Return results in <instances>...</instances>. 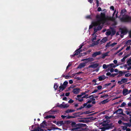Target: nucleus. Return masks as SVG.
<instances>
[{
  "label": "nucleus",
  "instance_id": "1",
  "mask_svg": "<svg viewBox=\"0 0 131 131\" xmlns=\"http://www.w3.org/2000/svg\"><path fill=\"white\" fill-rule=\"evenodd\" d=\"M96 18L97 20L96 22L94 23V26H98L96 28H94V33H96L97 31L101 30L102 28L103 25L106 21V16L104 13H101L100 15H97L96 16Z\"/></svg>",
  "mask_w": 131,
  "mask_h": 131
},
{
  "label": "nucleus",
  "instance_id": "2",
  "mask_svg": "<svg viewBox=\"0 0 131 131\" xmlns=\"http://www.w3.org/2000/svg\"><path fill=\"white\" fill-rule=\"evenodd\" d=\"M120 20L122 22H131V16L126 15L124 17H123L120 18Z\"/></svg>",
  "mask_w": 131,
  "mask_h": 131
},
{
  "label": "nucleus",
  "instance_id": "3",
  "mask_svg": "<svg viewBox=\"0 0 131 131\" xmlns=\"http://www.w3.org/2000/svg\"><path fill=\"white\" fill-rule=\"evenodd\" d=\"M86 126V125L85 124H83L80 123L77 124L76 127L72 128V130L74 131L75 130H77L80 129V128L83 127H85Z\"/></svg>",
  "mask_w": 131,
  "mask_h": 131
},
{
  "label": "nucleus",
  "instance_id": "4",
  "mask_svg": "<svg viewBox=\"0 0 131 131\" xmlns=\"http://www.w3.org/2000/svg\"><path fill=\"white\" fill-rule=\"evenodd\" d=\"M127 79L126 78H122L121 79V80L118 81L117 83L119 85H120L123 83H125L127 82Z\"/></svg>",
  "mask_w": 131,
  "mask_h": 131
},
{
  "label": "nucleus",
  "instance_id": "5",
  "mask_svg": "<svg viewBox=\"0 0 131 131\" xmlns=\"http://www.w3.org/2000/svg\"><path fill=\"white\" fill-rule=\"evenodd\" d=\"M80 89L79 88H76L74 89L73 91L72 92L75 94H78L80 92Z\"/></svg>",
  "mask_w": 131,
  "mask_h": 131
},
{
  "label": "nucleus",
  "instance_id": "6",
  "mask_svg": "<svg viewBox=\"0 0 131 131\" xmlns=\"http://www.w3.org/2000/svg\"><path fill=\"white\" fill-rule=\"evenodd\" d=\"M101 51H97L94 52L92 55V57L93 58L101 54Z\"/></svg>",
  "mask_w": 131,
  "mask_h": 131
},
{
  "label": "nucleus",
  "instance_id": "7",
  "mask_svg": "<svg viewBox=\"0 0 131 131\" xmlns=\"http://www.w3.org/2000/svg\"><path fill=\"white\" fill-rule=\"evenodd\" d=\"M99 66V64L97 63L94 64H93L90 65L88 67L89 68H97Z\"/></svg>",
  "mask_w": 131,
  "mask_h": 131
},
{
  "label": "nucleus",
  "instance_id": "8",
  "mask_svg": "<svg viewBox=\"0 0 131 131\" xmlns=\"http://www.w3.org/2000/svg\"><path fill=\"white\" fill-rule=\"evenodd\" d=\"M88 94H85L84 96H83L81 99L80 98H77L76 100H78L80 102H81L83 101V98H86L87 97H88Z\"/></svg>",
  "mask_w": 131,
  "mask_h": 131
},
{
  "label": "nucleus",
  "instance_id": "9",
  "mask_svg": "<svg viewBox=\"0 0 131 131\" xmlns=\"http://www.w3.org/2000/svg\"><path fill=\"white\" fill-rule=\"evenodd\" d=\"M114 127V126L112 124H107L106 125V126L105 127L106 129H112L113 127Z\"/></svg>",
  "mask_w": 131,
  "mask_h": 131
},
{
  "label": "nucleus",
  "instance_id": "10",
  "mask_svg": "<svg viewBox=\"0 0 131 131\" xmlns=\"http://www.w3.org/2000/svg\"><path fill=\"white\" fill-rule=\"evenodd\" d=\"M106 77L104 75H101L98 78L99 81H102L106 79Z\"/></svg>",
  "mask_w": 131,
  "mask_h": 131
},
{
  "label": "nucleus",
  "instance_id": "11",
  "mask_svg": "<svg viewBox=\"0 0 131 131\" xmlns=\"http://www.w3.org/2000/svg\"><path fill=\"white\" fill-rule=\"evenodd\" d=\"M85 65V63H80L77 67L78 69H81L82 67H84Z\"/></svg>",
  "mask_w": 131,
  "mask_h": 131
},
{
  "label": "nucleus",
  "instance_id": "12",
  "mask_svg": "<svg viewBox=\"0 0 131 131\" xmlns=\"http://www.w3.org/2000/svg\"><path fill=\"white\" fill-rule=\"evenodd\" d=\"M109 53V52L108 51L105 53L102 54V57L101 58L103 59H104L105 58V57L107 56H109L108 55V54Z\"/></svg>",
  "mask_w": 131,
  "mask_h": 131
},
{
  "label": "nucleus",
  "instance_id": "13",
  "mask_svg": "<svg viewBox=\"0 0 131 131\" xmlns=\"http://www.w3.org/2000/svg\"><path fill=\"white\" fill-rule=\"evenodd\" d=\"M55 117L56 116L54 115H49L46 116L45 117V118L46 119H48L49 118H52L53 119H54Z\"/></svg>",
  "mask_w": 131,
  "mask_h": 131
},
{
  "label": "nucleus",
  "instance_id": "14",
  "mask_svg": "<svg viewBox=\"0 0 131 131\" xmlns=\"http://www.w3.org/2000/svg\"><path fill=\"white\" fill-rule=\"evenodd\" d=\"M80 112L75 113L73 114V115H74L73 117H74L75 118L76 117H79L80 116V115H81L83 114V113H81V114H79Z\"/></svg>",
  "mask_w": 131,
  "mask_h": 131
},
{
  "label": "nucleus",
  "instance_id": "15",
  "mask_svg": "<svg viewBox=\"0 0 131 131\" xmlns=\"http://www.w3.org/2000/svg\"><path fill=\"white\" fill-rule=\"evenodd\" d=\"M118 113V114H122L124 115V114L123 113V110L122 109L119 108L117 110Z\"/></svg>",
  "mask_w": 131,
  "mask_h": 131
},
{
  "label": "nucleus",
  "instance_id": "16",
  "mask_svg": "<svg viewBox=\"0 0 131 131\" xmlns=\"http://www.w3.org/2000/svg\"><path fill=\"white\" fill-rule=\"evenodd\" d=\"M69 105L68 104H66L64 105H63L62 104H61L60 105V107L61 108H66L67 107L69 106Z\"/></svg>",
  "mask_w": 131,
  "mask_h": 131
},
{
  "label": "nucleus",
  "instance_id": "17",
  "mask_svg": "<svg viewBox=\"0 0 131 131\" xmlns=\"http://www.w3.org/2000/svg\"><path fill=\"white\" fill-rule=\"evenodd\" d=\"M75 111L74 110H71L68 109L65 111V113H70L74 112Z\"/></svg>",
  "mask_w": 131,
  "mask_h": 131
},
{
  "label": "nucleus",
  "instance_id": "18",
  "mask_svg": "<svg viewBox=\"0 0 131 131\" xmlns=\"http://www.w3.org/2000/svg\"><path fill=\"white\" fill-rule=\"evenodd\" d=\"M127 12V11L126 9H122L121 12V15H124L125 14H126Z\"/></svg>",
  "mask_w": 131,
  "mask_h": 131
},
{
  "label": "nucleus",
  "instance_id": "19",
  "mask_svg": "<svg viewBox=\"0 0 131 131\" xmlns=\"http://www.w3.org/2000/svg\"><path fill=\"white\" fill-rule=\"evenodd\" d=\"M59 88L60 89L59 90V92H61L65 89V87L63 86H60Z\"/></svg>",
  "mask_w": 131,
  "mask_h": 131
},
{
  "label": "nucleus",
  "instance_id": "20",
  "mask_svg": "<svg viewBox=\"0 0 131 131\" xmlns=\"http://www.w3.org/2000/svg\"><path fill=\"white\" fill-rule=\"evenodd\" d=\"M64 124V123H63V121H59L57 122L56 125H61L63 124Z\"/></svg>",
  "mask_w": 131,
  "mask_h": 131
},
{
  "label": "nucleus",
  "instance_id": "21",
  "mask_svg": "<svg viewBox=\"0 0 131 131\" xmlns=\"http://www.w3.org/2000/svg\"><path fill=\"white\" fill-rule=\"evenodd\" d=\"M68 84V82L67 81H64L63 84L61 85L60 86H62L63 87H65V89L66 88L67 86V84Z\"/></svg>",
  "mask_w": 131,
  "mask_h": 131
},
{
  "label": "nucleus",
  "instance_id": "22",
  "mask_svg": "<svg viewBox=\"0 0 131 131\" xmlns=\"http://www.w3.org/2000/svg\"><path fill=\"white\" fill-rule=\"evenodd\" d=\"M128 92V90L126 89H124L123 91V94L124 95H126L125 94L127 93Z\"/></svg>",
  "mask_w": 131,
  "mask_h": 131
},
{
  "label": "nucleus",
  "instance_id": "23",
  "mask_svg": "<svg viewBox=\"0 0 131 131\" xmlns=\"http://www.w3.org/2000/svg\"><path fill=\"white\" fill-rule=\"evenodd\" d=\"M107 39L106 38H103L100 41L101 44L107 41Z\"/></svg>",
  "mask_w": 131,
  "mask_h": 131
},
{
  "label": "nucleus",
  "instance_id": "24",
  "mask_svg": "<svg viewBox=\"0 0 131 131\" xmlns=\"http://www.w3.org/2000/svg\"><path fill=\"white\" fill-rule=\"evenodd\" d=\"M124 125V126H126V127H130L131 126H130V123H122Z\"/></svg>",
  "mask_w": 131,
  "mask_h": 131
},
{
  "label": "nucleus",
  "instance_id": "25",
  "mask_svg": "<svg viewBox=\"0 0 131 131\" xmlns=\"http://www.w3.org/2000/svg\"><path fill=\"white\" fill-rule=\"evenodd\" d=\"M127 32V30L126 29H122L121 31V33L122 34H125Z\"/></svg>",
  "mask_w": 131,
  "mask_h": 131
},
{
  "label": "nucleus",
  "instance_id": "26",
  "mask_svg": "<svg viewBox=\"0 0 131 131\" xmlns=\"http://www.w3.org/2000/svg\"><path fill=\"white\" fill-rule=\"evenodd\" d=\"M77 125V124H76L75 122H72L71 124V125L72 127H76Z\"/></svg>",
  "mask_w": 131,
  "mask_h": 131
},
{
  "label": "nucleus",
  "instance_id": "27",
  "mask_svg": "<svg viewBox=\"0 0 131 131\" xmlns=\"http://www.w3.org/2000/svg\"><path fill=\"white\" fill-rule=\"evenodd\" d=\"M59 86V85H57V83H54V84L53 88L55 90H57Z\"/></svg>",
  "mask_w": 131,
  "mask_h": 131
},
{
  "label": "nucleus",
  "instance_id": "28",
  "mask_svg": "<svg viewBox=\"0 0 131 131\" xmlns=\"http://www.w3.org/2000/svg\"><path fill=\"white\" fill-rule=\"evenodd\" d=\"M87 54V53L86 52H83V53H81L78 55V57H80L81 56H84L85 55H86Z\"/></svg>",
  "mask_w": 131,
  "mask_h": 131
},
{
  "label": "nucleus",
  "instance_id": "29",
  "mask_svg": "<svg viewBox=\"0 0 131 131\" xmlns=\"http://www.w3.org/2000/svg\"><path fill=\"white\" fill-rule=\"evenodd\" d=\"M129 56H128V55H126L122 59H121V61L122 62H124L126 58L128 57H129Z\"/></svg>",
  "mask_w": 131,
  "mask_h": 131
},
{
  "label": "nucleus",
  "instance_id": "30",
  "mask_svg": "<svg viewBox=\"0 0 131 131\" xmlns=\"http://www.w3.org/2000/svg\"><path fill=\"white\" fill-rule=\"evenodd\" d=\"M109 101V100H108V99H107L105 100H103L102 101L101 103L102 104H105L106 103H107Z\"/></svg>",
  "mask_w": 131,
  "mask_h": 131
},
{
  "label": "nucleus",
  "instance_id": "31",
  "mask_svg": "<svg viewBox=\"0 0 131 131\" xmlns=\"http://www.w3.org/2000/svg\"><path fill=\"white\" fill-rule=\"evenodd\" d=\"M110 67V65H106V64H104L103 66V69H106L108 67Z\"/></svg>",
  "mask_w": 131,
  "mask_h": 131
},
{
  "label": "nucleus",
  "instance_id": "32",
  "mask_svg": "<svg viewBox=\"0 0 131 131\" xmlns=\"http://www.w3.org/2000/svg\"><path fill=\"white\" fill-rule=\"evenodd\" d=\"M77 50V49L74 52V55H75V56L77 55L78 54H80V52L79 51V50Z\"/></svg>",
  "mask_w": 131,
  "mask_h": 131
},
{
  "label": "nucleus",
  "instance_id": "33",
  "mask_svg": "<svg viewBox=\"0 0 131 131\" xmlns=\"http://www.w3.org/2000/svg\"><path fill=\"white\" fill-rule=\"evenodd\" d=\"M86 106H84V104H83V106H81L80 108H77V110H81L82 108H84V107H85Z\"/></svg>",
  "mask_w": 131,
  "mask_h": 131
},
{
  "label": "nucleus",
  "instance_id": "34",
  "mask_svg": "<svg viewBox=\"0 0 131 131\" xmlns=\"http://www.w3.org/2000/svg\"><path fill=\"white\" fill-rule=\"evenodd\" d=\"M97 81L96 80L94 79L92 80V82H95V83L94 84V85H98L99 84V83H96Z\"/></svg>",
  "mask_w": 131,
  "mask_h": 131
},
{
  "label": "nucleus",
  "instance_id": "35",
  "mask_svg": "<svg viewBox=\"0 0 131 131\" xmlns=\"http://www.w3.org/2000/svg\"><path fill=\"white\" fill-rule=\"evenodd\" d=\"M89 90H88L86 91H85L84 92L81 93L82 95H85L86 93H89Z\"/></svg>",
  "mask_w": 131,
  "mask_h": 131
},
{
  "label": "nucleus",
  "instance_id": "36",
  "mask_svg": "<svg viewBox=\"0 0 131 131\" xmlns=\"http://www.w3.org/2000/svg\"><path fill=\"white\" fill-rule=\"evenodd\" d=\"M88 61L91 62L93 61L94 60V59L92 58H89L88 59H87Z\"/></svg>",
  "mask_w": 131,
  "mask_h": 131
},
{
  "label": "nucleus",
  "instance_id": "37",
  "mask_svg": "<svg viewBox=\"0 0 131 131\" xmlns=\"http://www.w3.org/2000/svg\"><path fill=\"white\" fill-rule=\"evenodd\" d=\"M100 40V39H99L98 40L96 41H94V45H96L98 44L99 43V41Z\"/></svg>",
  "mask_w": 131,
  "mask_h": 131
},
{
  "label": "nucleus",
  "instance_id": "38",
  "mask_svg": "<svg viewBox=\"0 0 131 131\" xmlns=\"http://www.w3.org/2000/svg\"><path fill=\"white\" fill-rule=\"evenodd\" d=\"M116 32V31L114 29L112 30H111V34L112 35H115Z\"/></svg>",
  "mask_w": 131,
  "mask_h": 131
},
{
  "label": "nucleus",
  "instance_id": "39",
  "mask_svg": "<svg viewBox=\"0 0 131 131\" xmlns=\"http://www.w3.org/2000/svg\"><path fill=\"white\" fill-rule=\"evenodd\" d=\"M92 101L90 100H88L86 103H84V106H86L87 104L88 103H91Z\"/></svg>",
  "mask_w": 131,
  "mask_h": 131
},
{
  "label": "nucleus",
  "instance_id": "40",
  "mask_svg": "<svg viewBox=\"0 0 131 131\" xmlns=\"http://www.w3.org/2000/svg\"><path fill=\"white\" fill-rule=\"evenodd\" d=\"M111 34V32L110 31H107L106 32V35L107 36L110 35Z\"/></svg>",
  "mask_w": 131,
  "mask_h": 131
},
{
  "label": "nucleus",
  "instance_id": "41",
  "mask_svg": "<svg viewBox=\"0 0 131 131\" xmlns=\"http://www.w3.org/2000/svg\"><path fill=\"white\" fill-rule=\"evenodd\" d=\"M111 84V83H106V84H105L104 85V86H105V87L106 88V87H107V86L110 85Z\"/></svg>",
  "mask_w": 131,
  "mask_h": 131
},
{
  "label": "nucleus",
  "instance_id": "42",
  "mask_svg": "<svg viewBox=\"0 0 131 131\" xmlns=\"http://www.w3.org/2000/svg\"><path fill=\"white\" fill-rule=\"evenodd\" d=\"M40 128H37L35 129L34 130H31V131H40Z\"/></svg>",
  "mask_w": 131,
  "mask_h": 131
},
{
  "label": "nucleus",
  "instance_id": "43",
  "mask_svg": "<svg viewBox=\"0 0 131 131\" xmlns=\"http://www.w3.org/2000/svg\"><path fill=\"white\" fill-rule=\"evenodd\" d=\"M83 45H84L83 44H82L80 45L79 46V48L78 49H77V51H78V50H79L81 49V48H82V47L83 46Z\"/></svg>",
  "mask_w": 131,
  "mask_h": 131
},
{
  "label": "nucleus",
  "instance_id": "44",
  "mask_svg": "<svg viewBox=\"0 0 131 131\" xmlns=\"http://www.w3.org/2000/svg\"><path fill=\"white\" fill-rule=\"evenodd\" d=\"M92 105H91L90 104H88V105H87L85 107V108H90L91 107H92Z\"/></svg>",
  "mask_w": 131,
  "mask_h": 131
},
{
  "label": "nucleus",
  "instance_id": "45",
  "mask_svg": "<svg viewBox=\"0 0 131 131\" xmlns=\"http://www.w3.org/2000/svg\"><path fill=\"white\" fill-rule=\"evenodd\" d=\"M118 74V73H114L113 74H112L111 75V77H115V76L116 75Z\"/></svg>",
  "mask_w": 131,
  "mask_h": 131
},
{
  "label": "nucleus",
  "instance_id": "46",
  "mask_svg": "<svg viewBox=\"0 0 131 131\" xmlns=\"http://www.w3.org/2000/svg\"><path fill=\"white\" fill-rule=\"evenodd\" d=\"M118 73L121 75V76H122L124 73L122 71H118Z\"/></svg>",
  "mask_w": 131,
  "mask_h": 131
},
{
  "label": "nucleus",
  "instance_id": "47",
  "mask_svg": "<svg viewBox=\"0 0 131 131\" xmlns=\"http://www.w3.org/2000/svg\"><path fill=\"white\" fill-rule=\"evenodd\" d=\"M126 105V103L124 102H123L121 104L120 106L121 107H123L124 106Z\"/></svg>",
  "mask_w": 131,
  "mask_h": 131
},
{
  "label": "nucleus",
  "instance_id": "48",
  "mask_svg": "<svg viewBox=\"0 0 131 131\" xmlns=\"http://www.w3.org/2000/svg\"><path fill=\"white\" fill-rule=\"evenodd\" d=\"M71 118H75L74 117H73V116L68 115L67 117V118L68 119H70Z\"/></svg>",
  "mask_w": 131,
  "mask_h": 131
},
{
  "label": "nucleus",
  "instance_id": "49",
  "mask_svg": "<svg viewBox=\"0 0 131 131\" xmlns=\"http://www.w3.org/2000/svg\"><path fill=\"white\" fill-rule=\"evenodd\" d=\"M101 131H105L106 130H107L105 127H102L101 128Z\"/></svg>",
  "mask_w": 131,
  "mask_h": 131
},
{
  "label": "nucleus",
  "instance_id": "50",
  "mask_svg": "<svg viewBox=\"0 0 131 131\" xmlns=\"http://www.w3.org/2000/svg\"><path fill=\"white\" fill-rule=\"evenodd\" d=\"M110 42H109L108 43H107V44H106V47H110Z\"/></svg>",
  "mask_w": 131,
  "mask_h": 131
},
{
  "label": "nucleus",
  "instance_id": "51",
  "mask_svg": "<svg viewBox=\"0 0 131 131\" xmlns=\"http://www.w3.org/2000/svg\"><path fill=\"white\" fill-rule=\"evenodd\" d=\"M72 65V64L71 63H70V62H69L68 64V66H67V68H66V69H68V68L70 67L71 66V65Z\"/></svg>",
  "mask_w": 131,
  "mask_h": 131
},
{
  "label": "nucleus",
  "instance_id": "52",
  "mask_svg": "<svg viewBox=\"0 0 131 131\" xmlns=\"http://www.w3.org/2000/svg\"><path fill=\"white\" fill-rule=\"evenodd\" d=\"M117 44V43L115 42H114L112 43L110 45L111 46H112V47H113L115 45H116Z\"/></svg>",
  "mask_w": 131,
  "mask_h": 131
},
{
  "label": "nucleus",
  "instance_id": "53",
  "mask_svg": "<svg viewBox=\"0 0 131 131\" xmlns=\"http://www.w3.org/2000/svg\"><path fill=\"white\" fill-rule=\"evenodd\" d=\"M102 88V86L101 85H99L97 86V88L98 90H101Z\"/></svg>",
  "mask_w": 131,
  "mask_h": 131
},
{
  "label": "nucleus",
  "instance_id": "54",
  "mask_svg": "<svg viewBox=\"0 0 131 131\" xmlns=\"http://www.w3.org/2000/svg\"><path fill=\"white\" fill-rule=\"evenodd\" d=\"M122 127V129L123 130H126V129L127 128V127H126V126H123Z\"/></svg>",
  "mask_w": 131,
  "mask_h": 131
},
{
  "label": "nucleus",
  "instance_id": "55",
  "mask_svg": "<svg viewBox=\"0 0 131 131\" xmlns=\"http://www.w3.org/2000/svg\"><path fill=\"white\" fill-rule=\"evenodd\" d=\"M74 101L72 100L71 99H70L68 101V103H72Z\"/></svg>",
  "mask_w": 131,
  "mask_h": 131
},
{
  "label": "nucleus",
  "instance_id": "56",
  "mask_svg": "<svg viewBox=\"0 0 131 131\" xmlns=\"http://www.w3.org/2000/svg\"><path fill=\"white\" fill-rule=\"evenodd\" d=\"M96 4L97 7H98L99 6V3L98 0H96Z\"/></svg>",
  "mask_w": 131,
  "mask_h": 131
},
{
  "label": "nucleus",
  "instance_id": "57",
  "mask_svg": "<svg viewBox=\"0 0 131 131\" xmlns=\"http://www.w3.org/2000/svg\"><path fill=\"white\" fill-rule=\"evenodd\" d=\"M123 49V48H122L121 49L117 51V52L115 53V54H116L118 53H119Z\"/></svg>",
  "mask_w": 131,
  "mask_h": 131
},
{
  "label": "nucleus",
  "instance_id": "58",
  "mask_svg": "<svg viewBox=\"0 0 131 131\" xmlns=\"http://www.w3.org/2000/svg\"><path fill=\"white\" fill-rule=\"evenodd\" d=\"M110 8L112 10H114V6H111L110 7Z\"/></svg>",
  "mask_w": 131,
  "mask_h": 131
},
{
  "label": "nucleus",
  "instance_id": "59",
  "mask_svg": "<svg viewBox=\"0 0 131 131\" xmlns=\"http://www.w3.org/2000/svg\"><path fill=\"white\" fill-rule=\"evenodd\" d=\"M72 88V87L70 86L69 87L68 89L66 90H65V91L66 92L70 90V88Z\"/></svg>",
  "mask_w": 131,
  "mask_h": 131
},
{
  "label": "nucleus",
  "instance_id": "60",
  "mask_svg": "<svg viewBox=\"0 0 131 131\" xmlns=\"http://www.w3.org/2000/svg\"><path fill=\"white\" fill-rule=\"evenodd\" d=\"M96 36H95L92 39V41H93L94 40H96Z\"/></svg>",
  "mask_w": 131,
  "mask_h": 131
},
{
  "label": "nucleus",
  "instance_id": "61",
  "mask_svg": "<svg viewBox=\"0 0 131 131\" xmlns=\"http://www.w3.org/2000/svg\"><path fill=\"white\" fill-rule=\"evenodd\" d=\"M131 43V40H127L126 42V44L127 43Z\"/></svg>",
  "mask_w": 131,
  "mask_h": 131
},
{
  "label": "nucleus",
  "instance_id": "62",
  "mask_svg": "<svg viewBox=\"0 0 131 131\" xmlns=\"http://www.w3.org/2000/svg\"><path fill=\"white\" fill-rule=\"evenodd\" d=\"M129 73H126L125 74V76L126 77H128L130 76V74H129Z\"/></svg>",
  "mask_w": 131,
  "mask_h": 131
},
{
  "label": "nucleus",
  "instance_id": "63",
  "mask_svg": "<svg viewBox=\"0 0 131 131\" xmlns=\"http://www.w3.org/2000/svg\"><path fill=\"white\" fill-rule=\"evenodd\" d=\"M116 85V83H114L113 85L111 87L110 89H112Z\"/></svg>",
  "mask_w": 131,
  "mask_h": 131
},
{
  "label": "nucleus",
  "instance_id": "64",
  "mask_svg": "<svg viewBox=\"0 0 131 131\" xmlns=\"http://www.w3.org/2000/svg\"><path fill=\"white\" fill-rule=\"evenodd\" d=\"M40 126L41 127L44 128L45 127V125L43 124H42V123L41 124H40Z\"/></svg>",
  "mask_w": 131,
  "mask_h": 131
}]
</instances>
